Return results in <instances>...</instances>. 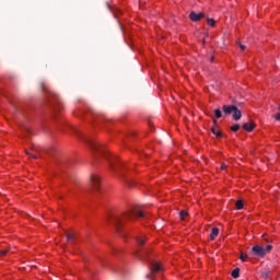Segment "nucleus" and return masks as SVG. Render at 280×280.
<instances>
[{"label":"nucleus","instance_id":"f257e3e1","mask_svg":"<svg viewBox=\"0 0 280 280\" xmlns=\"http://www.w3.org/2000/svg\"><path fill=\"white\" fill-rule=\"evenodd\" d=\"M270 250H272V245H267L265 248L261 245H255L252 248V253L253 255H255V257H266V253H270Z\"/></svg>","mask_w":280,"mask_h":280},{"label":"nucleus","instance_id":"f03ea898","mask_svg":"<svg viewBox=\"0 0 280 280\" xmlns=\"http://www.w3.org/2000/svg\"><path fill=\"white\" fill-rule=\"evenodd\" d=\"M90 185L96 190L100 189V186L102 185V177L97 174H92L90 176Z\"/></svg>","mask_w":280,"mask_h":280},{"label":"nucleus","instance_id":"7ed1b4c3","mask_svg":"<svg viewBox=\"0 0 280 280\" xmlns=\"http://www.w3.org/2000/svg\"><path fill=\"white\" fill-rule=\"evenodd\" d=\"M143 215H145V213L141 210H132L130 212H127L125 214V218L127 220H135V218H143Z\"/></svg>","mask_w":280,"mask_h":280},{"label":"nucleus","instance_id":"20e7f679","mask_svg":"<svg viewBox=\"0 0 280 280\" xmlns=\"http://www.w3.org/2000/svg\"><path fill=\"white\" fill-rule=\"evenodd\" d=\"M189 19L190 21H194V22L201 21L202 19H205V13H196L192 11L189 14Z\"/></svg>","mask_w":280,"mask_h":280},{"label":"nucleus","instance_id":"39448f33","mask_svg":"<svg viewBox=\"0 0 280 280\" xmlns=\"http://www.w3.org/2000/svg\"><path fill=\"white\" fill-rule=\"evenodd\" d=\"M244 130H246V132H253L255 130V122L249 121V122H245L243 125Z\"/></svg>","mask_w":280,"mask_h":280},{"label":"nucleus","instance_id":"423d86ee","mask_svg":"<svg viewBox=\"0 0 280 280\" xmlns=\"http://www.w3.org/2000/svg\"><path fill=\"white\" fill-rule=\"evenodd\" d=\"M163 270V265H161V262H154L152 265V273L156 275V272H162Z\"/></svg>","mask_w":280,"mask_h":280},{"label":"nucleus","instance_id":"0eeeda50","mask_svg":"<svg viewBox=\"0 0 280 280\" xmlns=\"http://www.w3.org/2000/svg\"><path fill=\"white\" fill-rule=\"evenodd\" d=\"M235 108V105L223 106V112L225 113V115H231V113H234Z\"/></svg>","mask_w":280,"mask_h":280},{"label":"nucleus","instance_id":"6e6552de","mask_svg":"<svg viewBox=\"0 0 280 280\" xmlns=\"http://www.w3.org/2000/svg\"><path fill=\"white\" fill-rule=\"evenodd\" d=\"M233 113V119L235 121H240V119H242V112L237 109V107H235V110Z\"/></svg>","mask_w":280,"mask_h":280},{"label":"nucleus","instance_id":"1a4fd4ad","mask_svg":"<svg viewBox=\"0 0 280 280\" xmlns=\"http://www.w3.org/2000/svg\"><path fill=\"white\" fill-rule=\"evenodd\" d=\"M219 233H220V229L213 228L210 233V240H212V241L215 240L218 237Z\"/></svg>","mask_w":280,"mask_h":280},{"label":"nucleus","instance_id":"9d476101","mask_svg":"<svg viewBox=\"0 0 280 280\" xmlns=\"http://www.w3.org/2000/svg\"><path fill=\"white\" fill-rule=\"evenodd\" d=\"M236 209L240 211L244 209V201L243 200H237L235 203Z\"/></svg>","mask_w":280,"mask_h":280},{"label":"nucleus","instance_id":"9b49d317","mask_svg":"<svg viewBox=\"0 0 280 280\" xmlns=\"http://www.w3.org/2000/svg\"><path fill=\"white\" fill-rule=\"evenodd\" d=\"M207 24H208L210 27H215V21L213 20V18H208V19H207Z\"/></svg>","mask_w":280,"mask_h":280},{"label":"nucleus","instance_id":"f8f14e48","mask_svg":"<svg viewBox=\"0 0 280 280\" xmlns=\"http://www.w3.org/2000/svg\"><path fill=\"white\" fill-rule=\"evenodd\" d=\"M138 244H140V246H143V244H145V236H139L137 238Z\"/></svg>","mask_w":280,"mask_h":280},{"label":"nucleus","instance_id":"ddd939ff","mask_svg":"<svg viewBox=\"0 0 280 280\" xmlns=\"http://www.w3.org/2000/svg\"><path fill=\"white\" fill-rule=\"evenodd\" d=\"M232 277H233V279H237L240 277V269L238 268H236L232 271Z\"/></svg>","mask_w":280,"mask_h":280},{"label":"nucleus","instance_id":"4468645a","mask_svg":"<svg viewBox=\"0 0 280 280\" xmlns=\"http://www.w3.org/2000/svg\"><path fill=\"white\" fill-rule=\"evenodd\" d=\"M212 132L215 135V137H222V132H220L217 127L212 128Z\"/></svg>","mask_w":280,"mask_h":280},{"label":"nucleus","instance_id":"2eb2a0df","mask_svg":"<svg viewBox=\"0 0 280 280\" xmlns=\"http://www.w3.org/2000/svg\"><path fill=\"white\" fill-rule=\"evenodd\" d=\"M187 215H189V213H187V211L179 212L180 220H186Z\"/></svg>","mask_w":280,"mask_h":280},{"label":"nucleus","instance_id":"dca6fc26","mask_svg":"<svg viewBox=\"0 0 280 280\" xmlns=\"http://www.w3.org/2000/svg\"><path fill=\"white\" fill-rule=\"evenodd\" d=\"M214 117H217V119H220V117H222V110L215 109L214 110Z\"/></svg>","mask_w":280,"mask_h":280},{"label":"nucleus","instance_id":"f3484780","mask_svg":"<svg viewBox=\"0 0 280 280\" xmlns=\"http://www.w3.org/2000/svg\"><path fill=\"white\" fill-rule=\"evenodd\" d=\"M240 259H241V261H246V259H248V255L241 252Z\"/></svg>","mask_w":280,"mask_h":280},{"label":"nucleus","instance_id":"a211bd4d","mask_svg":"<svg viewBox=\"0 0 280 280\" xmlns=\"http://www.w3.org/2000/svg\"><path fill=\"white\" fill-rule=\"evenodd\" d=\"M231 130H232V132H237V130H240V125H238V124L233 125V126L231 127Z\"/></svg>","mask_w":280,"mask_h":280},{"label":"nucleus","instance_id":"6ab92c4d","mask_svg":"<svg viewBox=\"0 0 280 280\" xmlns=\"http://www.w3.org/2000/svg\"><path fill=\"white\" fill-rule=\"evenodd\" d=\"M0 255L1 257H5V255H8V249L0 250Z\"/></svg>","mask_w":280,"mask_h":280},{"label":"nucleus","instance_id":"aec40b11","mask_svg":"<svg viewBox=\"0 0 280 280\" xmlns=\"http://www.w3.org/2000/svg\"><path fill=\"white\" fill-rule=\"evenodd\" d=\"M276 121H280V113H278L275 117Z\"/></svg>","mask_w":280,"mask_h":280},{"label":"nucleus","instance_id":"412c9836","mask_svg":"<svg viewBox=\"0 0 280 280\" xmlns=\"http://www.w3.org/2000/svg\"><path fill=\"white\" fill-rule=\"evenodd\" d=\"M26 154H27L28 156H32V159H36V155H34L33 153L26 152Z\"/></svg>","mask_w":280,"mask_h":280},{"label":"nucleus","instance_id":"4be33fe9","mask_svg":"<svg viewBox=\"0 0 280 280\" xmlns=\"http://www.w3.org/2000/svg\"><path fill=\"white\" fill-rule=\"evenodd\" d=\"M221 170L222 171L226 170V164H221Z\"/></svg>","mask_w":280,"mask_h":280},{"label":"nucleus","instance_id":"5701e85b","mask_svg":"<svg viewBox=\"0 0 280 280\" xmlns=\"http://www.w3.org/2000/svg\"><path fill=\"white\" fill-rule=\"evenodd\" d=\"M240 47H241L242 51H244V49H246V46H244V45H241Z\"/></svg>","mask_w":280,"mask_h":280},{"label":"nucleus","instance_id":"b1692460","mask_svg":"<svg viewBox=\"0 0 280 280\" xmlns=\"http://www.w3.org/2000/svg\"><path fill=\"white\" fill-rule=\"evenodd\" d=\"M67 237H68V240H71V237H73V235L68 234Z\"/></svg>","mask_w":280,"mask_h":280},{"label":"nucleus","instance_id":"393cba45","mask_svg":"<svg viewBox=\"0 0 280 280\" xmlns=\"http://www.w3.org/2000/svg\"><path fill=\"white\" fill-rule=\"evenodd\" d=\"M108 156H110V153H106L105 158L108 159Z\"/></svg>","mask_w":280,"mask_h":280},{"label":"nucleus","instance_id":"a878e982","mask_svg":"<svg viewBox=\"0 0 280 280\" xmlns=\"http://www.w3.org/2000/svg\"><path fill=\"white\" fill-rule=\"evenodd\" d=\"M91 148H95V144H92Z\"/></svg>","mask_w":280,"mask_h":280}]
</instances>
